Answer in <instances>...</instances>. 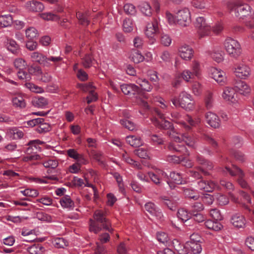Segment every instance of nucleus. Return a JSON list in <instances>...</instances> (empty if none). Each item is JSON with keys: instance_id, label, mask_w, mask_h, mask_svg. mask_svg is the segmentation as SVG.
Returning a JSON list of instances; mask_svg holds the SVG:
<instances>
[{"instance_id": "774afa93", "label": "nucleus", "mask_w": 254, "mask_h": 254, "mask_svg": "<svg viewBox=\"0 0 254 254\" xmlns=\"http://www.w3.org/2000/svg\"><path fill=\"white\" fill-rule=\"evenodd\" d=\"M245 244L249 249L252 251H254V237H248L246 239Z\"/></svg>"}, {"instance_id": "3c124183", "label": "nucleus", "mask_w": 254, "mask_h": 254, "mask_svg": "<svg viewBox=\"0 0 254 254\" xmlns=\"http://www.w3.org/2000/svg\"><path fill=\"white\" fill-rule=\"evenodd\" d=\"M181 77L186 82L190 81L191 79H193L194 74L189 69H185L181 73Z\"/></svg>"}, {"instance_id": "de8ad7c7", "label": "nucleus", "mask_w": 254, "mask_h": 254, "mask_svg": "<svg viewBox=\"0 0 254 254\" xmlns=\"http://www.w3.org/2000/svg\"><path fill=\"white\" fill-rule=\"evenodd\" d=\"M40 17L45 20L57 21L60 19V17L55 14L51 12H46L39 14Z\"/></svg>"}, {"instance_id": "338daca9", "label": "nucleus", "mask_w": 254, "mask_h": 254, "mask_svg": "<svg viewBox=\"0 0 254 254\" xmlns=\"http://www.w3.org/2000/svg\"><path fill=\"white\" fill-rule=\"evenodd\" d=\"M160 58L163 62L165 63L170 62L171 60V55L167 51L162 52L160 55Z\"/></svg>"}, {"instance_id": "58836bf2", "label": "nucleus", "mask_w": 254, "mask_h": 254, "mask_svg": "<svg viewBox=\"0 0 254 254\" xmlns=\"http://www.w3.org/2000/svg\"><path fill=\"white\" fill-rule=\"evenodd\" d=\"M170 176L174 182L176 184H183L186 183V181L183 180L181 175L179 173L175 172H171Z\"/></svg>"}, {"instance_id": "1a4fd4ad", "label": "nucleus", "mask_w": 254, "mask_h": 254, "mask_svg": "<svg viewBox=\"0 0 254 254\" xmlns=\"http://www.w3.org/2000/svg\"><path fill=\"white\" fill-rule=\"evenodd\" d=\"M234 73L237 77L242 79H247L251 75V70L248 65L240 63L235 65Z\"/></svg>"}, {"instance_id": "e433bc0d", "label": "nucleus", "mask_w": 254, "mask_h": 254, "mask_svg": "<svg viewBox=\"0 0 254 254\" xmlns=\"http://www.w3.org/2000/svg\"><path fill=\"white\" fill-rule=\"evenodd\" d=\"M13 104L20 108H23L25 107L26 103L25 100L21 95H17L12 99Z\"/></svg>"}, {"instance_id": "423d86ee", "label": "nucleus", "mask_w": 254, "mask_h": 254, "mask_svg": "<svg viewBox=\"0 0 254 254\" xmlns=\"http://www.w3.org/2000/svg\"><path fill=\"white\" fill-rule=\"evenodd\" d=\"M227 7L235 15L240 18H243L251 14V6L247 4L240 2H228Z\"/></svg>"}, {"instance_id": "39448f33", "label": "nucleus", "mask_w": 254, "mask_h": 254, "mask_svg": "<svg viewBox=\"0 0 254 254\" xmlns=\"http://www.w3.org/2000/svg\"><path fill=\"white\" fill-rule=\"evenodd\" d=\"M224 46L228 54L232 58L237 59L242 53L240 43L232 38H227L224 41Z\"/></svg>"}, {"instance_id": "8fccbe9b", "label": "nucleus", "mask_w": 254, "mask_h": 254, "mask_svg": "<svg viewBox=\"0 0 254 254\" xmlns=\"http://www.w3.org/2000/svg\"><path fill=\"white\" fill-rule=\"evenodd\" d=\"M191 6L195 8L202 9L205 8L206 3L204 0H191Z\"/></svg>"}, {"instance_id": "4be33fe9", "label": "nucleus", "mask_w": 254, "mask_h": 254, "mask_svg": "<svg viewBox=\"0 0 254 254\" xmlns=\"http://www.w3.org/2000/svg\"><path fill=\"white\" fill-rule=\"evenodd\" d=\"M188 253L198 254L202 251V248L199 243L187 242Z\"/></svg>"}, {"instance_id": "c03bdc74", "label": "nucleus", "mask_w": 254, "mask_h": 254, "mask_svg": "<svg viewBox=\"0 0 254 254\" xmlns=\"http://www.w3.org/2000/svg\"><path fill=\"white\" fill-rule=\"evenodd\" d=\"M120 123L123 126L129 130H133L136 127V125L134 123L126 119L121 120Z\"/></svg>"}, {"instance_id": "0e129e2a", "label": "nucleus", "mask_w": 254, "mask_h": 254, "mask_svg": "<svg viewBox=\"0 0 254 254\" xmlns=\"http://www.w3.org/2000/svg\"><path fill=\"white\" fill-rule=\"evenodd\" d=\"M45 249L41 244H33V254H43Z\"/></svg>"}, {"instance_id": "dca6fc26", "label": "nucleus", "mask_w": 254, "mask_h": 254, "mask_svg": "<svg viewBox=\"0 0 254 254\" xmlns=\"http://www.w3.org/2000/svg\"><path fill=\"white\" fill-rule=\"evenodd\" d=\"M120 87L125 95H136L140 92V88L134 84H123Z\"/></svg>"}, {"instance_id": "864d4df0", "label": "nucleus", "mask_w": 254, "mask_h": 254, "mask_svg": "<svg viewBox=\"0 0 254 254\" xmlns=\"http://www.w3.org/2000/svg\"><path fill=\"white\" fill-rule=\"evenodd\" d=\"M45 168L55 169L58 166V162L55 159H49L41 163Z\"/></svg>"}, {"instance_id": "603ef678", "label": "nucleus", "mask_w": 254, "mask_h": 254, "mask_svg": "<svg viewBox=\"0 0 254 254\" xmlns=\"http://www.w3.org/2000/svg\"><path fill=\"white\" fill-rule=\"evenodd\" d=\"M32 32L31 30V27L28 28L25 31L26 34V48L29 50H32V36H31Z\"/></svg>"}, {"instance_id": "ddd939ff", "label": "nucleus", "mask_w": 254, "mask_h": 254, "mask_svg": "<svg viewBox=\"0 0 254 254\" xmlns=\"http://www.w3.org/2000/svg\"><path fill=\"white\" fill-rule=\"evenodd\" d=\"M222 97L224 100L229 101L233 104L236 103L238 101L236 90L231 87H226L224 88Z\"/></svg>"}, {"instance_id": "c9c22d12", "label": "nucleus", "mask_w": 254, "mask_h": 254, "mask_svg": "<svg viewBox=\"0 0 254 254\" xmlns=\"http://www.w3.org/2000/svg\"><path fill=\"white\" fill-rule=\"evenodd\" d=\"M171 116L173 118V121L178 124L183 125L187 129L190 127L189 126L186 125L184 121L182 120V116L177 112H174L171 114Z\"/></svg>"}, {"instance_id": "6ab92c4d", "label": "nucleus", "mask_w": 254, "mask_h": 254, "mask_svg": "<svg viewBox=\"0 0 254 254\" xmlns=\"http://www.w3.org/2000/svg\"><path fill=\"white\" fill-rule=\"evenodd\" d=\"M145 209L152 216L156 217L157 219H161L163 217L162 213L160 209L152 202L146 203L145 204Z\"/></svg>"}, {"instance_id": "9b49d317", "label": "nucleus", "mask_w": 254, "mask_h": 254, "mask_svg": "<svg viewBox=\"0 0 254 254\" xmlns=\"http://www.w3.org/2000/svg\"><path fill=\"white\" fill-rule=\"evenodd\" d=\"M212 77L219 84L224 85L226 82V76L225 72L214 67H211L209 70Z\"/></svg>"}, {"instance_id": "bf43d9fd", "label": "nucleus", "mask_w": 254, "mask_h": 254, "mask_svg": "<svg viewBox=\"0 0 254 254\" xmlns=\"http://www.w3.org/2000/svg\"><path fill=\"white\" fill-rule=\"evenodd\" d=\"M191 67L192 70V73L194 75L196 76H198L200 74V65L199 63L197 61H193L192 62Z\"/></svg>"}, {"instance_id": "20e7f679", "label": "nucleus", "mask_w": 254, "mask_h": 254, "mask_svg": "<svg viewBox=\"0 0 254 254\" xmlns=\"http://www.w3.org/2000/svg\"><path fill=\"white\" fill-rule=\"evenodd\" d=\"M14 65L16 68L19 69L17 73L18 78L22 80H25V86L31 90L32 84L30 81L31 79V74L25 66V61L21 58H17L14 62Z\"/></svg>"}, {"instance_id": "a878e982", "label": "nucleus", "mask_w": 254, "mask_h": 254, "mask_svg": "<svg viewBox=\"0 0 254 254\" xmlns=\"http://www.w3.org/2000/svg\"><path fill=\"white\" fill-rule=\"evenodd\" d=\"M129 58L131 61L135 64L142 62L144 60V56L142 55L141 53L139 51L136 50H132L131 51Z\"/></svg>"}, {"instance_id": "4c0bfd02", "label": "nucleus", "mask_w": 254, "mask_h": 254, "mask_svg": "<svg viewBox=\"0 0 254 254\" xmlns=\"http://www.w3.org/2000/svg\"><path fill=\"white\" fill-rule=\"evenodd\" d=\"M33 129L38 133H45L50 130L51 127L48 123H42L35 127V128H33Z\"/></svg>"}, {"instance_id": "69168bd1", "label": "nucleus", "mask_w": 254, "mask_h": 254, "mask_svg": "<svg viewBox=\"0 0 254 254\" xmlns=\"http://www.w3.org/2000/svg\"><path fill=\"white\" fill-rule=\"evenodd\" d=\"M218 203L221 205H226L229 203V199L226 196L221 194H218L216 196Z\"/></svg>"}, {"instance_id": "412c9836", "label": "nucleus", "mask_w": 254, "mask_h": 254, "mask_svg": "<svg viewBox=\"0 0 254 254\" xmlns=\"http://www.w3.org/2000/svg\"><path fill=\"white\" fill-rule=\"evenodd\" d=\"M172 244L175 250L178 252L179 254H188V249L187 247V243L184 245L177 239H174L172 241Z\"/></svg>"}, {"instance_id": "f257e3e1", "label": "nucleus", "mask_w": 254, "mask_h": 254, "mask_svg": "<svg viewBox=\"0 0 254 254\" xmlns=\"http://www.w3.org/2000/svg\"><path fill=\"white\" fill-rule=\"evenodd\" d=\"M155 112L160 117L161 121L154 118L151 120L152 123L155 126L159 128L170 130L168 133L173 141L177 142L183 141L185 143H188V142H191L192 141L191 136L188 133L181 135V137H180L178 133L174 131L173 124L169 121L164 119L163 114L158 110H156Z\"/></svg>"}, {"instance_id": "f03ea898", "label": "nucleus", "mask_w": 254, "mask_h": 254, "mask_svg": "<svg viewBox=\"0 0 254 254\" xmlns=\"http://www.w3.org/2000/svg\"><path fill=\"white\" fill-rule=\"evenodd\" d=\"M93 217L94 220L90 219L89 230L91 232L97 234L102 230L113 231L111 223L105 217V213L102 210H96Z\"/></svg>"}, {"instance_id": "79ce46f5", "label": "nucleus", "mask_w": 254, "mask_h": 254, "mask_svg": "<svg viewBox=\"0 0 254 254\" xmlns=\"http://www.w3.org/2000/svg\"><path fill=\"white\" fill-rule=\"evenodd\" d=\"M214 99L211 92H208L205 95V105L207 109H211L214 105Z\"/></svg>"}, {"instance_id": "6e6552de", "label": "nucleus", "mask_w": 254, "mask_h": 254, "mask_svg": "<svg viewBox=\"0 0 254 254\" xmlns=\"http://www.w3.org/2000/svg\"><path fill=\"white\" fill-rule=\"evenodd\" d=\"M197 29V33L200 37L209 36L211 33V28L206 23L203 17L200 16L196 18L194 23Z\"/></svg>"}, {"instance_id": "a19ab883", "label": "nucleus", "mask_w": 254, "mask_h": 254, "mask_svg": "<svg viewBox=\"0 0 254 254\" xmlns=\"http://www.w3.org/2000/svg\"><path fill=\"white\" fill-rule=\"evenodd\" d=\"M140 9L142 13L146 16H150L152 9L150 5L146 2L141 3L139 5Z\"/></svg>"}, {"instance_id": "4468645a", "label": "nucleus", "mask_w": 254, "mask_h": 254, "mask_svg": "<svg viewBox=\"0 0 254 254\" xmlns=\"http://www.w3.org/2000/svg\"><path fill=\"white\" fill-rule=\"evenodd\" d=\"M179 54L184 60L190 61L193 55V51L191 47L188 45H183L179 49Z\"/></svg>"}, {"instance_id": "2f4dec72", "label": "nucleus", "mask_w": 254, "mask_h": 254, "mask_svg": "<svg viewBox=\"0 0 254 254\" xmlns=\"http://www.w3.org/2000/svg\"><path fill=\"white\" fill-rule=\"evenodd\" d=\"M7 49L13 54H16L19 50V46L16 42L11 39H7L6 43Z\"/></svg>"}, {"instance_id": "6e6d98bb", "label": "nucleus", "mask_w": 254, "mask_h": 254, "mask_svg": "<svg viewBox=\"0 0 254 254\" xmlns=\"http://www.w3.org/2000/svg\"><path fill=\"white\" fill-rule=\"evenodd\" d=\"M163 203L171 210L175 209L177 202L171 199L167 198V197L164 196L162 197Z\"/></svg>"}, {"instance_id": "49530a36", "label": "nucleus", "mask_w": 254, "mask_h": 254, "mask_svg": "<svg viewBox=\"0 0 254 254\" xmlns=\"http://www.w3.org/2000/svg\"><path fill=\"white\" fill-rule=\"evenodd\" d=\"M169 148L171 150L183 153L187 150L186 146L184 144H169Z\"/></svg>"}, {"instance_id": "aec40b11", "label": "nucleus", "mask_w": 254, "mask_h": 254, "mask_svg": "<svg viewBox=\"0 0 254 254\" xmlns=\"http://www.w3.org/2000/svg\"><path fill=\"white\" fill-rule=\"evenodd\" d=\"M231 223L236 228H243L246 226V220L244 216L236 214L232 217Z\"/></svg>"}, {"instance_id": "052dcab7", "label": "nucleus", "mask_w": 254, "mask_h": 254, "mask_svg": "<svg viewBox=\"0 0 254 254\" xmlns=\"http://www.w3.org/2000/svg\"><path fill=\"white\" fill-rule=\"evenodd\" d=\"M160 42L164 46H169L172 42V39L168 34L162 33L160 37Z\"/></svg>"}, {"instance_id": "37998d69", "label": "nucleus", "mask_w": 254, "mask_h": 254, "mask_svg": "<svg viewBox=\"0 0 254 254\" xmlns=\"http://www.w3.org/2000/svg\"><path fill=\"white\" fill-rule=\"evenodd\" d=\"M177 216L180 219L185 222H187L190 218V214L184 208H181L178 210Z\"/></svg>"}, {"instance_id": "c756f323", "label": "nucleus", "mask_w": 254, "mask_h": 254, "mask_svg": "<svg viewBox=\"0 0 254 254\" xmlns=\"http://www.w3.org/2000/svg\"><path fill=\"white\" fill-rule=\"evenodd\" d=\"M48 101L44 97L37 96L33 97V104L37 107L43 108L48 105Z\"/></svg>"}, {"instance_id": "5701e85b", "label": "nucleus", "mask_w": 254, "mask_h": 254, "mask_svg": "<svg viewBox=\"0 0 254 254\" xmlns=\"http://www.w3.org/2000/svg\"><path fill=\"white\" fill-rule=\"evenodd\" d=\"M60 203L64 208L72 209L74 207V202L68 195L63 196L60 200Z\"/></svg>"}, {"instance_id": "7c9ffc66", "label": "nucleus", "mask_w": 254, "mask_h": 254, "mask_svg": "<svg viewBox=\"0 0 254 254\" xmlns=\"http://www.w3.org/2000/svg\"><path fill=\"white\" fill-rule=\"evenodd\" d=\"M33 61L44 65H47L48 63L47 57L39 52L33 53Z\"/></svg>"}, {"instance_id": "393cba45", "label": "nucleus", "mask_w": 254, "mask_h": 254, "mask_svg": "<svg viewBox=\"0 0 254 254\" xmlns=\"http://www.w3.org/2000/svg\"><path fill=\"white\" fill-rule=\"evenodd\" d=\"M135 102L139 105L142 106L145 109L148 108V105L147 102L145 100L146 98V95L140 90L138 93L135 95Z\"/></svg>"}, {"instance_id": "a18cd8bd", "label": "nucleus", "mask_w": 254, "mask_h": 254, "mask_svg": "<svg viewBox=\"0 0 254 254\" xmlns=\"http://www.w3.org/2000/svg\"><path fill=\"white\" fill-rule=\"evenodd\" d=\"M76 17L80 24L84 26H87L89 24V20L88 19L86 14L77 12L76 13Z\"/></svg>"}, {"instance_id": "e2e57ef3", "label": "nucleus", "mask_w": 254, "mask_h": 254, "mask_svg": "<svg viewBox=\"0 0 254 254\" xmlns=\"http://www.w3.org/2000/svg\"><path fill=\"white\" fill-rule=\"evenodd\" d=\"M223 28V24L221 22H218L213 26L212 28H211V31L215 34L218 35L222 32Z\"/></svg>"}, {"instance_id": "f704fd0d", "label": "nucleus", "mask_w": 254, "mask_h": 254, "mask_svg": "<svg viewBox=\"0 0 254 254\" xmlns=\"http://www.w3.org/2000/svg\"><path fill=\"white\" fill-rule=\"evenodd\" d=\"M123 27L125 32L129 33L131 32L134 27L132 20L129 18H126L123 21Z\"/></svg>"}, {"instance_id": "680f3d73", "label": "nucleus", "mask_w": 254, "mask_h": 254, "mask_svg": "<svg viewBox=\"0 0 254 254\" xmlns=\"http://www.w3.org/2000/svg\"><path fill=\"white\" fill-rule=\"evenodd\" d=\"M217 185L212 181H206L204 191L206 192H212L216 188Z\"/></svg>"}, {"instance_id": "4d7b16f0", "label": "nucleus", "mask_w": 254, "mask_h": 254, "mask_svg": "<svg viewBox=\"0 0 254 254\" xmlns=\"http://www.w3.org/2000/svg\"><path fill=\"white\" fill-rule=\"evenodd\" d=\"M209 214L211 217L216 220H221L222 219V216L219 211L217 208L211 209L209 211Z\"/></svg>"}, {"instance_id": "0eeeda50", "label": "nucleus", "mask_w": 254, "mask_h": 254, "mask_svg": "<svg viewBox=\"0 0 254 254\" xmlns=\"http://www.w3.org/2000/svg\"><path fill=\"white\" fill-rule=\"evenodd\" d=\"M177 24L182 27L189 26L191 22V14L189 8L185 7L179 10L176 14Z\"/></svg>"}, {"instance_id": "ea45409f", "label": "nucleus", "mask_w": 254, "mask_h": 254, "mask_svg": "<svg viewBox=\"0 0 254 254\" xmlns=\"http://www.w3.org/2000/svg\"><path fill=\"white\" fill-rule=\"evenodd\" d=\"M157 239L160 243H162L166 246L170 243L168 234L164 232L157 233Z\"/></svg>"}, {"instance_id": "f3484780", "label": "nucleus", "mask_w": 254, "mask_h": 254, "mask_svg": "<svg viewBox=\"0 0 254 254\" xmlns=\"http://www.w3.org/2000/svg\"><path fill=\"white\" fill-rule=\"evenodd\" d=\"M236 90L241 94L246 96L250 94L251 88L250 86L245 81L239 80L235 84Z\"/></svg>"}, {"instance_id": "cd10ccee", "label": "nucleus", "mask_w": 254, "mask_h": 254, "mask_svg": "<svg viewBox=\"0 0 254 254\" xmlns=\"http://www.w3.org/2000/svg\"><path fill=\"white\" fill-rule=\"evenodd\" d=\"M135 82L137 84H139L142 90L150 92L152 89V86L150 84L149 81L145 78H137Z\"/></svg>"}, {"instance_id": "2eb2a0df", "label": "nucleus", "mask_w": 254, "mask_h": 254, "mask_svg": "<svg viewBox=\"0 0 254 254\" xmlns=\"http://www.w3.org/2000/svg\"><path fill=\"white\" fill-rule=\"evenodd\" d=\"M159 31L158 24L156 19L148 22L145 30V35L149 38H152Z\"/></svg>"}, {"instance_id": "09e8293b", "label": "nucleus", "mask_w": 254, "mask_h": 254, "mask_svg": "<svg viewBox=\"0 0 254 254\" xmlns=\"http://www.w3.org/2000/svg\"><path fill=\"white\" fill-rule=\"evenodd\" d=\"M184 193L186 197L197 200L199 198V195L194 190L190 189H184Z\"/></svg>"}, {"instance_id": "13d9d810", "label": "nucleus", "mask_w": 254, "mask_h": 254, "mask_svg": "<svg viewBox=\"0 0 254 254\" xmlns=\"http://www.w3.org/2000/svg\"><path fill=\"white\" fill-rule=\"evenodd\" d=\"M192 91L195 95H200L202 92V87L201 85L199 82H194L192 85Z\"/></svg>"}, {"instance_id": "5fc2aeb1", "label": "nucleus", "mask_w": 254, "mask_h": 254, "mask_svg": "<svg viewBox=\"0 0 254 254\" xmlns=\"http://www.w3.org/2000/svg\"><path fill=\"white\" fill-rule=\"evenodd\" d=\"M124 9L127 14L134 15L136 12L135 7L130 3L126 4L124 6Z\"/></svg>"}, {"instance_id": "9d476101", "label": "nucleus", "mask_w": 254, "mask_h": 254, "mask_svg": "<svg viewBox=\"0 0 254 254\" xmlns=\"http://www.w3.org/2000/svg\"><path fill=\"white\" fill-rule=\"evenodd\" d=\"M225 170L227 172H229L231 176H238L239 177L238 182L242 188L244 189L249 188L247 182L244 179L245 173L241 169L236 166L233 165L232 169L226 167Z\"/></svg>"}, {"instance_id": "f8f14e48", "label": "nucleus", "mask_w": 254, "mask_h": 254, "mask_svg": "<svg viewBox=\"0 0 254 254\" xmlns=\"http://www.w3.org/2000/svg\"><path fill=\"white\" fill-rule=\"evenodd\" d=\"M147 174L151 180L156 185H160L162 179L167 177L166 172L157 168L154 169V172H148Z\"/></svg>"}, {"instance_id": "473e14b6", "label": "nucleus", "mask_w": 254, "mask_h": 254, "mask_svg": "<svg viewBox=\"0 0 254 254\" xmlns=\"http://www.w3.org/2000/svg\"><path fill=\"white\" fill-rule=\"evenodd\" d=\"M12 23V18L10 15H3L0 16V25L1 27H8Z\"/></svg>"}, {"instance_id": "72a5a7b5", "label": "nucleus", "mask_w": 254, "mask_h": 254, "mask_svg": "<svg viewBox=\"0 0 254 254\" xmlns=\"http://www.w3.org/2000/svg\"><path fill=\"white\" fill-rule=\"evenodd\" d=\"M81 64L85 68H89L94 62V59L90 54H86L84 57L81 58Z\"/></svg>"}, {"instance_id": "bb28decb", "label": "nucleus", "mask_w": 254, "mask_h": 254, "mask_svg": "<svg viewBox=\"0 0 254 254\" xmlns=\"http://www.w3.org/2000/svg\"><path fill=\"white\" fill-rule=\"evenodd\" d=\"M205 225L209 229L215 231H219L223 228V225L218 221H214L211 220H207L205 222Z\"/></svg>"}, {"instance_id": "a211bd4d", "label": "nucleus", "mask_w": 254, "mask_h": 254, "mask_svg": "<svg viewBox=\"0 0 254 254\" xmlns=\"http://www.w3.org/2000/svg\"><path fill=\"white\" fill-rule=\"evenodd\" d=\"M206 122L208 125L214 128H218L220 126V120L214 113L208 112L205 115Z\"/></svg>"}, {"instance_id": "b1692460", "label": "nucleus", "mask_w": 254, "mask_h": 254, "mask_svg": "<svg viewBox=\"0 0 254 254\" xmlns=\"http://www.w3.org/2000/svg\"><path fill=\"white\" fill-rule=\"evenodd\" d=\"M7 135L10 138L17 139L22 137L23 133L21 130L14 127L7 129Z\"/></svg>"}, {"instance_id": "c85d7f7f", "label": "nucleus", "mask_w": 254, "mask_h": 254, "mask_svg": "<svg viewBox=\"0 0 254 254\" xmlns=\"http://www.w3.org/2000/svg\"><path fill=\"white\" fill-rule=\"evenodd\" d=\"M211 57L217 63H219L223 61V52L220 49H214L210 54Z\"/></svg>"}, {"instance_id": "7ed1b4c3", "label": "nucleus", "mask_w": 254, "mask_h": 254, "mask_svg": "<svg viewBox=\"0 0 254 254\" xmlns=\"http://www.w3.org/2000/svg\"><path fill=\"white\" fill-rule=\"evenodd\" d=\"M171 101L176 107H181L186 111H191L194 108L192 97L185 91L181 92L178 98L174 97L172 98Z\"/></svg>"}]
</instances>
